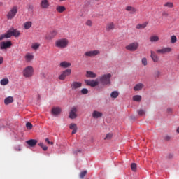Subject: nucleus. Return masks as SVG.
<instances>
[{
  "label": "nucleus",
  "instance_id": "f257e3e1",
  "mask_svg": "<svg viewBox=\"0 0 179 179\" xmlns=\"http://www.w3.org/2000/svg\"><path fill=\"white\" fill-rule=\"evenodd\" d=\"M12 36H13V37H19V36H20V31L13 28L10 29V30L7 31L6 34L0 35V41H2V40L5 38H10Z\"/></svg>",
  "mask_w": 179,
  "mask_h": 179
},
{
  "label": "nucleus",
  "instance_id": "f03ea898",
  "mask_svg": "<svg viewBox=\"0 0 179 179\" xmlns=\"http://www.w3.org/2000/svg\"><path fill=\"white\" fill-rule=\"evenodd\" d=\"M111 73L103 74L101 76L98 80L103 86H110L111 85Z\"/></svg>",
  "mask_w": 179,
  "mask_h": 179
},
{
  "label": "nucleus",
  "instance_id": "7ed1b4c3",
  "mask_svg": "<svg viewBox=\"0 0 179 179\" xmlns=\"http://www.w3.org/2000/svg\"><path fill=\"white\" fill-rule=\"evenodd\" d=\"M68 44H69V41L66 38H62L55 41V47L60 48L61 50L66 48L68 47Z\"/></svg>",
  "mask_w": 179,
  "mask_h": 179
},
{
  "label": "nucleus",
  "instance_id": "20e7f679",
  "mask_svg": "<svg viewBox=\"0 0 179 179\" xmlns=\"http://www.w3.org/2000/svg\"><path fill=\"white\" fill-rule=\"evenodd\" d=\"M18 8L17 6H14L8 12L6 15V18L8 20H12L17 14Z\"/></svg>",
  "mask_w": 179,
  "mask_h": 179
},
{
  "label": "nucleus",
  "instance_id": "39448f33",
  "mask_svg": "<svg viewBox=\"0 0 179 179\" xmlns=\"http://www.w3.org/2000/svg\"><path fill=\"white\" fill-rule=\"evenodd\" d=\"M34 72V69H33V66H28L23 71V76H24V78H31Z\"/></svg>",
  "mask_w": 179,
  "mask_h": 179
},
{
  "label": "nucleus",
  "instance_id": "423d86ee",
  "mask_svg": "<svg viewBox=\"0 0 179 179\" xmlns=\"http://www.w3.org/2000/svg\"><path fill=\"white\" fill-rule=\"evenodd\" d=\"M126 50L128 51H136L139 48V43L134 42L129 44L125 47Z\"/></svg>",
  "mask_w": 179,
  "mask_h": 179
},
{
  "label": "nucleus",
  "instance_id": "0eeeda50",
  "mask_svg": "<svg viewBox=\"0 0 179 179\" xmlns=\"http://www.w3.org/2000/svg\"><path fill=\"white\" fill-rule=\"evenodd\" d=\"M71 73H72V70H71V69H67L60 74L59 79L60 80H65V78H66V76H69Z\"/></svg>",
  "mask_w": 179,
  "mask_h": 179
},
{
  "label": "nucleus",
  "instance_id": "6e6552de",
  "mask_svg": "<svg viewBox=\"0 0 179 179\" xmlns=\"http://www.w3.org/2000/svg\"><path fill=\"white\" fill-rule=\"evenodd\" d=\"M77 113H78V108L73 106V108H71L69 112V118H71V120H75V118L78 117V114H76Z\"/></svg>",
  "mask_w": 179,
  "mask_h": 179
},
{
  "label": "nucleus",
  "instance_id": "1a4fd4ad",
  "mask_svg": "<svg viewBox=\"0 0 179 179\" xmlns=\"http://www.w3.org/2000/svg\"><path fill=\"white\" fill-rule=\"evenodd\" d=\"M126 12H128L129 15H136L138 13V9L132 6H127L125 7Z\"/></svg>",
  "mask_w": 179,
  "mask_h": 179
},
{
  "label": "nucleus",
  "instance_id": "9d476101",
  "mask_svg": "<svg viewBox=\"0 0 179 179\" xmlns=\"http://www.w3.org/2000/svg\"><path fill=\"white\" fill-rule=\"evenodd\" d=\"M85 83H86L87 86H91V87H96V86H99V78L96 80H85Z\"/></svg>",
  "mask_w": 179,
  "mask_h": 179
},
{
  "label": "nucleus",
  "instance_id": "9b49d317",
  "mask_svg": "<svg viewBox=\"0 0 179 179\" xmlns=\"http://www.w3.org/2000/svg\"><path fill=\"white\" fill-rule=\"evenodd\" d=\"M100 54V50H90L85 52V57H96V55H99Z\"/></svg>",
  "mask_w": 179,
  "mask_h": 179
},
{
  "label": "nucleus",
  "instance_id": "f8f14e48",
  "mask_svg": "<svg viewBox=\"0 0 179 179\" xmlns=\"http://www.w3.org/2000/svg\"><path fill=\"white\" fill-rule=\"evenodd\" d=\"M10 47H12V42L10 41L0 43V49L1 50H6L7 48H10Z\"/></svg>",
  "mask_w": 179,
  "mask_h": 179
},
{
  "label": "nucleus",
  "instance_id": "ddd939ff",
  "mask_svg": "<svg viewBox=\"0 0 179 179\" xmlns=\"http://www.w3.org/2000/svg\"><path fill=\"white\" fill-rule=\"evenodd\" d=\"M173 49L170 47L164 48L162 49H158L156 50L157 54H167L169 52H171Z\"/></svg>",
  "mask_w": 179,
  "mask_h": 179
},
{
  "label": "nucleus",
  "instance_id": "4468645a",
  "mask_svg": "<svg viewBox=\"0 0 179 179\" xmlns=\"http://www.w3.org/2000/svg\"><path fill=\"white\" fill-rule=\"evenodd\" d=\"M82 86V83L74 81L71 84V90H78Z\"/></svg>",
  "mask_w": 179,
  "mask_h": 179
},
{
  "label": "nucleus",
  "instance_id": "2eb2a0df",
  "mask_svg": "<svg viewBox=\"0 0 179 179\" xmlns=\"http://www.w3.org/2000/svg\"><path fill=\"white\" fill-rule=\"evenodd\" d=\"M40 6L41 9H48L50 7V1H48V0H41Z\"/></svg>",
  "mask_w": 179,
  "mask_h": 179
},
{
  "label": "nucleus",
  "instance_id": "dca6fc26",
  "mask_svg": "<svg viewBox=\"0 0 179 179\" xmlns=\"http://www.w3.org/2000/svg\"><path fill=\"white\" fill-rule=\"evenodd\" d=\"M101 117H103V113L98 110H94L92 112V117H94L95 120L101 118Z\"/></svg>",
  "mask_w": 179,
  "mask_h": 179
},
{
  "label": "nucleus",
  "instance_id": "f3484780",
  "mask_svg": "<svg viewBox=\"0 0 179 179\" xmlns=\"http://www.w3.org/2000/svg\"><path fill=\"white\" fill-rule=\"evenodd\" d=\"M150 54V57L153 62H159V56L156 55V52H155L153 50H151Z\"/></svg>",
  "mask_w": 179,
  "mask_h": 179
},
{
  "label": "nucleus",
  "instance_id": "a211bd4d",
  "mask_svg": "<svg viewBox=\"0 0 179 179\" xmlns=\"http://www.w3.org/2000/svg\"><path fill=\"white\" fill-rule=\"evenodd\" d=\"M106 31H111L115 29V24L114 22H109L106 24Z\"/></svg>",
  "mask_w": 179,
  "mask_h": 179
},
{
  "label": "nucleus",
  "instance_id": "6ab92c4d",
  "mask_svg": "<svg viewBox=\"0 0 179 179\" xmlns=\"http://www.w3.org/2000/svg\"><path fill=\"white\" fill-rule=\"evenodd\" d=\"M69 128H70V129L73 130L71 132L72 135H75V134H76V132H78V126L76 125V124H75V123L70 124Z\"/></svg>",
  "mask_w": 179,
  "mask_h": 179
},
{
  "label": "nucleus",
  "instance_id": "aec40b11",
  "mask_svg": "<svg viewBox=\"0 0 179 179\" xmlns=\"http://www.w3.org/2000/svg\"><path fill=\"white\" fill-rule=\"evenodd\" d=\"M57 34H58L57 31H52V32H50V35H47L45 36V39L46 40H52V38H54V37H55V36H57Z\"/></svg>",
  "mask_w": 179,
  "mask_h": 179
},
{
  "label": "nucleus",
  "instance_id": "412c9836",
  "mask_svg": "<svg viewBox=\"0 0 179 179\" xmlns=\"http://www.w3.org/2000/svg\"><path fill=\"white\" fill-rule=\"evenodd\" d=\"M61 109L59 107H55L52 108V114L53 115H59V114H61Z\"/></svg>",
  "mask_w": 179,
  "mask_h": 179
},
{
  "label": "nucleus",
  "instance_id": "4be33fe9",
  "mask_svg": "<svg viewBox=\"0 0 179 179\" xmlns=\"http://www.w3.org/2000/svg\"><path fill=\"white\" fill-rule=\"evenodd\" d=\"M34 59V56L31 53H27L25 55V61L27 62H30L31 61H33Z\"/></svg>",
  "mask_w": 179,
  "mask_h": 179
},
{
  "label": "nucleus",
  "instance_id": "5701e85b",
  "mask_svg": "<svg viewBox=\"0 0 179 179\" xmlns=\"http://www.w3.org/2000/svg\"><path fill=\"white\" fill-rule=\"evenodd\" d=\"M56 10L58 12V13H63V12H65L66 10V8L64 6H57L56 7Z\"/></svg>",
  "mask_w": 179,
  "mask_h": 179
},
{
  "label": "nucleus",
  "instance_id": "b1692460",
  "mask_svg": "<svg viewBox=\"0 0 179 179\" xmlns=\"http://www.w3.org/2000/svg\"><path fill=\"white\" fill-rule=\"evenodd\" d=\"M26 142H27V145H29L31 148H33L34 146H36V145H37V140H35V139H31V140L27 141Z\"/></svg>",
  "mask_w": 179,
  "mask_h": 179
},
{
  "label": "nucleus",
  "instance_id": "393cba45",
  "mask_svg": "<svg viewBox=\"0 0 179 179\" xmlns=\"http://www.w3.org/2000/svg\"><path fill=\"white\" fill-rule=\"evenodd\" d=\"M23 26L25 30H29V29H30L31 26H33V22H31V21H27L24 23Z\"/></svg>",
  "mask_w": 179,
  "mask_h": 179
},
{
  "label": "nucleus",
  "instance_id": "a878e982",
  "mask_svg": "<svg viewBox=\"0 0 179 179\" xmlns=\"http://www.w3.org/2000/svg\"><path fill=\"white\" fill-rule=\"evenodd\" d=\"M159 40H160V38H159L158 36H156V35H153L150 37V43H157V41H159Z\"/></svg>",
  "mask_w": 179,
  "mask_h": 179
},
{
  "label": "nucleus",
  "instance_id": "bb28decb",
  "mask_svg": "<svg viewBox=\"0 0 179 179\" xmlns=\"http://www.w3.org/2000/svg\"><path fill=\"white\" fill-rule=\"evenodd\" d=\"M71 63L68 62H62L60 64H59V66L61 68H69V66H71Z\"/></svg>",
  "mask_w": 179,
  "mask_h": 179
},
{
  "label": "nucleus",
  "instance_id": "cd10ccee",
  "mask_svg": "<svg viewBox=\"0 0 179 179\" xmlns=\"http://www.w3.org/2000/svg\"><path fill=\"white\" fill-rule=\"evenodd\" d=\"M164 8H169V9H173L174 8V3L173 2L167 1L164 4Z\"/></svg>",
  "mask_w": 179,
  "mask_h": 179
},
{
  "label": "nucleus",
  "instance_id": "c85d7f7f",
  "mask_svg": "<svg viewBox=\"0 0 179 179\" xmlns=\"http://www.w3.org/2000/svg\"><path fill=\"white\" fill-rule=\"evenodd\" d=\"M142 89H143V84L142 83H138L134 87V90H135V92H138L139 90H142Z\"/></svg>",
  "mask_w": 179,
  "mask_h": 179
},
{
  "label": "nucleus",
  "instance_id": "c756f323",
  "mask_svg": "<svg viewBox=\"0 0 179 179\" xmlns=\"http://www.w3.org/2000/svg\"><path fill=\"white\" fill-rule=\"evenodd\" d=\"M13 101V97L8 96L4 99V104H6V106H8V104L12 103Z\"/></svg>",
  "mask_w": 179,
  "mask_h": 179
},
{
  "label": "nucleus",
  "instance_id": "7c9ffc66",
  "mask_svg": "<svg viewBox=\"0 0 179 179\" xmlns=\"http://www.w3.org/2000/svg\"><path fill=\"white\" fill-rule=\"evenodd\" d=\"M87 78H96L97 75L93 71H87Z\"/></svg>",
  "mask_w": 179,
  "mask_h": 179
},
{
  "label": "nucleus",
  "instance_id": "2f4dec72",
  "mask_svg": "<svg viewBox=\"0 0 179 179\" xmlns=\"http://www.w3.org/2000/svg\"><path fill=\"white\" fill-rule=\"evenodd\" d=\"M147 26H148V23L138 24L136 28L138 29H145V27H146Z\"/></svg>",
  "mask_w": 179,
  "mask_h": 179
},
{
  "label": "nucleus",
  "instance_id": "473e14b6",
  "mask_svg": "<svg viewBox=\"0 0 179 179\" xmlns=\"http://www.w3.org/2000/svg\"><path fill=\"white\" fill-rule=\"evenodd\" d=\"M0 83L2 86H5L9 83V79L8 78H3L0 81Z\"/></svg>",
  "mask_w": 179,
  "mask_h": 179
},
{
  "label": "nucleus",
  "instance_id": "72a5a7b5",
  "mask_svg": "<svg viewBox=\"0 0 179 179\" xmlns=\"http://www.w3.org/2000/svg\"><path fill=\"white\" fill-rule=\"evenodd\" d=\"M119 93H118V92H117V91H113L111 94H110V97L112 98V99H117V97H118V96H119Z\"/></svg>",
  "mask_w": 179,
  "mask_h": 179
},
{
  "label": "nucleus",
  "instance_id": "f704fd0d",
  "mask_svg": "<svg viewBox=\"0 0 179 179\" xmlns=\"http://www.w3.org/2000/svg\"><path fill=\"white\" fill-rule=\"evenodd\" d=\"M171 44H176L177 43V36L176 35L171 36Z\"/></svg>",
  "mask_w": 179,
  "mask_h": 179
},
{
  "label": "nucleus",
  "instance_id": "c9c22d12",
  "mask_svg": "<svg viewBox=\"0 0 179 179\" xmlns=\"http://www.w3.org/2000/svg\"><path fill=\"white\" fill-rule=\"evenodd\" d=\"M113 138V134L112 133H108L106 134V136L104 138L105 141H110Z\"/></svg>",
  "mask_w": 179,
  "mask_h": 179
},
{
  "label": "nucleus",
  "instance_id": "e433bc0d",
  "mask_svg": "<svg viewBox=\"0 0 179 179\" xmlns=\"http://www.w3.org/2000/svg\"><path fill=\"white\" fill-rule=\"evenodd\" d=\"M133 100L134 101H141V100H142V96L140 95H136L133 96Z\"/></svg>",
  "mask_w": 179,
  "mask_h": 179
},
{
  "label": "nucleus",
  "instance_id": "4c0bfd02",
  "mask_svg": "<svg viewBox=\"0 0 179 179\" xmlns=\"http://www.w3.org/2000/svg\"><path fill=\"white\" fill-rule=\"evenodd\" d=\"M38 146H40V147L43 149V150H44V151H45V150H47L48 149V147L45 146V145H44V143H38Z\"/></svg>",
  "mask_w": 179,
  "mask_h": 179
},
{
  "label": "nucleus",
  "instance_id": "58836bf2",
  "mask_svg": "<svg viewBox=\"0 0 179 179\" xmlns=\"http://www.w3.org/2000/svg\"><path fill=\"white\" fill-rule=\"evenodd\" d=\"M85 24L89 27H92V26H93V21H92L91 20H87L85 22Z\"/></svg>",
  "mask_w": 179,
  "mask_h": 179
},
{
  "label": "nucleus",
  "instance_id": "ea45409f",
  "mask_svg": "<svg viewBox=\"0 0 179 179\" xmlns=\"http://www.w3.org/2000/svg\"><path fill=\"white\" fill-rule=\"evenodd\" d=\"M27 8L28 9V10H29L30 12H33L34 9V6H33V4H28L27 6Z\"/></svg>",
  "mask_w": 179,
  "mask_h": 179
},
{
  "label": "nucleus",
  "instance_id": "a19ab883",
  "mask_svg": "<svg viewBox=\"0 0 179 179\" xmlns=\"http://www.w3.org/2000/svg\"><path fill=\"white\" fill-rule=\"evenodd\" d=\"M141 62H142L143 65H144V66H146V65H148V59H146V57H143L141 59Z\"/></svg>",
  "mask_w": 179,
  "mask_h": 179
},
{
  "label": "nucleus",
  "instance_id": "79ce46f5",
  "mask_svg": "<svg viewBox=\"0 0 179 179\" xmlns=\"http://www.w3.org/2000/svg\"><path fill=\"white\" fill-rule=\"evenodd\" d=\"M87 174V171H82L80 173V178H83L85 177V176H86Z\"/></svg>",
  "mask_w": 179,
  "mask_h": 179
},
{
  "label": "nucleus",
  "instance_id": "37998d69",
  "mask_svg": "<svg viewBox=\"0 0 179 179\" xmlns=\"http://www.w3.org/2000/svg\"><path fill=\"white\" fill-rule=\"evenodd\" d=\"M82 94H87L89 93V90L86 88H83L81 90Z\"/></svg>",
  "mask_w": 179,
  "mask_h": 179
},
{
  "label": "nucleus",
  "instance_id": "c03bdc74",
  "mask_svg": "<svg viewBox=\"0 0 179 179\" xmlns=\"http://www.w3.org/2000/svg\"><path fill=\"white\" fill-rule=\"evenodd\" d=\"M138 115H141V117L145 115V110L140 109L138 110Z\"/></svg>",
  "mask_w": 179,
  "mask_h": 179
},
{
  "label": "nucleus",
  "instance_id": "a18cd8bd",
  "mask_svg": "<svg viewBox=\"0 0 179 179\" xmlns=\"http://www.w3.org/2000/svg\"><path fill=\"white\" fill-rule=\"evenodd\" d=\"M131 169L132 171H136V164L135 163L131 164Z\"/></svg>",
  "mask_w": 179,
  "mask_h": 179
},
{
  "label": "nucleus",
  "instance_id": "49530a36",
  "mask_svg": "<svg viewBox=\"0 0 179 179\" xmlns=\"http://www.w3.org/2000/svg\"><path fill=\"white\" fill-rule=\"evenodd\" d=\"M38 47H40V44H38V43L33 44L31 46L33 50H37L38 48Z\"/></svg>",
  "mask_w": 179,
  "mask_h": 179
},
{
  "label": "nucleus",
  "instance_id": "de8ad7c7",
  "mask_svg": "<svg viewBox=\"0 0 179 179\" xmlns=\"http://www.w3.org/2000/svg\"><path fill=\"white\" fill-rule=\"evenodd\" d=\"M26 127L28 129H31V128H33V124H31V123L30 122H27L26 124Z\"/></svg>",
  "mask_w": 179,
  "mask_h": 179
},
{
  "label": "nucleus",
  "instance_id": "09e8293b",
  "mask_svg": "<svg viewBox=\"0 0 179 179\" xmlns=\"http://www.w3.org/2000/svg\"><path fill=\"white\" fill-rule=\"evenodd\" d=\"M154 76H155V78H159V76H160V71H156L154 73Z\"/></svg>",
  "mask_w": 179,
  "mask_h": 179
},
{
  "label": "nucleus",
  "instance_id": "8fccbe9b",
  "mask_svg": "<svg viewBox=\"0 0 179 179\" xmlns=\"http://www.w3.org/2000/svg\"><path fill=\"white\" fill-rule=\"evenodd\" d=\"M45 142H46V143H48V145H54V143L52 141H50V139L48 138H45Z\"/></svg>",
  "mask_w": 179,
  "mask_h": 179
},
{
  "label": "nucleus",
  "instance_id": "3c124183",
  "mask_svg": "<svg viewBox=\"0 0 179 179\" xmlns=\"http://www.w3.org/2000/svg\"><path fill=\"white\" fill-rule=\"evenodd\" d=\"M162 15L164 16L165 17H167L169 16V13L164 11L162 12Z\"/></svg>",
  "mask_w": 179,
  "mask_h": 179
},
{
  "label": "nucleus",
  "instance_id": "603ef678",
  "mask_svg": "<svg viewBox=\"0 0 179 179\" xmlns=\"http://www.w3.org/2000/svg\"><path fill=\"white\" fill-rule=\"evenodd\" d=\"M164 139L165 141H170V139H171V137L169 135H166L164 136Z\"/></svg>",
  "mask_w": 179,
  "mask_h": 179
},
{
  "label": "nucleus",
  "instance_id": "864d4df0",
  "mask_svg": "<svg viewBox=\"0 0 179 179\" xmlns=\"http://www.w3.org/2000/svg\"><path fill=\"white\" fill-rule=\"evenodd\" d=\"M15 150L17 152H20V150H22V148H20V147L18 145V146L15 147Z\"/></svg>",
  "mask_w": 179,
  "mask_h": 179
},
{
  "label": "nucleus",
  "instance_id": "5fc2aeb1",
  "mask_svg": "<svg viewBox=\"0 0 179 179\" xmlns=\"http://www.w3.org/2000/svg\"><path fill=\"white\" fill-rule=\"evenodd\" d=\"M167 112H168V113H173V108H167Z\"/></svg>",
  "mask_w": 179,
  "mask_h": 179
},
{
  "label": "nucleus",
  "instance_id": "6e6d98bb",
  "mask_svg": "<svg viewBox=\"0 0 179 179\" xmlns=\"http://www.w3.org/2000/svg\"><path fill=\"white\" fill-rule=\"evenodd\" d=\"M173 157H174V155H173V154H169L168 155V159H173Z\"/></svg>",
  "mask_w": 179,
  "mask_h": 179
},
{
  "label": "nucleus",
  "instance_id": "4d7b16f0",
  "mask_svg": "<svg viewBox=\"0 0 179 179\" xmlns=\"http://www.w3.org/2000/svg\"><path fill=\"white\" fill-rule=\"evenodd\" d=\"M3 63V57H0V65Z\"/></svg>",
  "mask_w": 179,
  "mask_h": 179
},
{
  "label": "nucleus",
  "instance_id": "13d9d810",
  "mask_svg": "<svg viewBox=\"0 0 179 179\" xmlns=\"http://www.w3.org/2000/svg\"><path fill=\"white\" fill-rule=\"evenodd\" d=\"M176 132H178V134H179V127L177 128Z\"/></svg>",
  "mask_w": 179,
  "mask_h": 179
},
{
  "label": "nucleus",
  "instance_id": "bf43d9fd",
  "mask_svg": "<svg viewBox=\"0 0 179 179\" xmlns=\"http://www.w3.org/2000/svg\"><path fill=\"white\" fill-rule=\"evenodd\" d=\"M177 59L179 61V54L177 55Z\"/></svg>",
  "mask_w": 179,
  "mask_h": 179
},
{
  "label": "nucleus",
  "instance_id": "052dcab7",
  "mask_svg": "<svg viewBox=\"0 0 179 179\" xmlns=\"http://www.w3.org/2000/svg\"><path fill=\"white\" fill-rule=\"evenodd\" d=\"M59 1H66V0H59Z\"/></svg>",
  "mask_w": 179,
  "mask_h": 179
},
{
  "label": "nucleus",
  "instance_id": "680f3d73",
  "mask_svg": "<svg viewBox=\"0 0 179 179\" xmlns=\"http://www.w3.org/2000/svg\"><path fill=\"white\" fill-rule=\"evenodd\" d=\"M95 1H100V0H95Z\"/></svg>",
  "mask_w": 179,
  "mask_h": 179
}]
</instances>
